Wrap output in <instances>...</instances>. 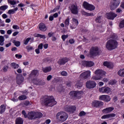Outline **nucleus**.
I'll return each mask as SVG.
<instances>
[{"label": "nucleus", "instance_id": "obj_1", "mask_svg": "<svg viewBox=\"0 0 124 124\" xmlns=\"http://www.w3.org/2000/svg\"><path fill=\"white\" fill-rule=\"evenodd\" d=\"M41 103L43 105L52 107V106L57 104V102L55 100L53 96H45L41 99Z\"/></svg>", "mask_w": 124, "mask_h": 124}, {"label": "nucleus", "instance_id": "obj_2", "mask_svg": "<svg viewBox=\"0 0 124 124\" xmlns=\"http://www.w3.org/2000/svg\"><path fill=\"white\" fill-rule=\"evenodd\" d=\"M42 116H43V114L39 111H31L28 114V118L29 120L39 119L42 117Z\"/></svg>", "mask_w": 124, "mask_h": 124}, {"label": "nucleus", "instance_id": "obj_3", "mask_svg": "<svg viewBox=\"0 0 124 124\" xmlns=\"http://www.w3.org/2000/svg\"><path fill=\"white\" fill-rule=\"evenodd\" d=\"M118 46V42L115 40H108L106 45V47L108 50H114L116 49Z\"/></svg>", "mask_w": 124, "mask_h": 124}, {"label": "nucleus", "instance_id": "obj_4", "mask_svg": "<svg viewBox=\"0 0 124 124\" xmlns=\"http://www.w3.org/2000/svg\"><path fill=\"white\" fill-rule=\"evenodd\" d=\"M68 118V115L67 113L63 111L58 112L56 116V119L60 121V122H65Z\"/></svg>", "mask_w": 124, "mask_h": 124}, {"label": "nucleus", "instance_id": "obj_5", "mask_svg": "<svg viewBox=\"0 0 124 124\" xmlns=\"http://www.w3.org/2000/svg\"><path fill=\"white\" fill-rule=\"evenodd\" d=\"M84 8L89 11H93L95 9V7L93 5L89 3L88 2L84 1L83 3Z\"/></svg>", "mask_w": 124, "mask_h": 124}, {"label": "nucleus", "instance_id": "obj_6", "mask_svg": "<svg viewBox=\"0 0 124 124\" xmlns=\"http://www.w3.org/2000/svg\"><path fill=\"white\" fill-rule=\"evenodd\" d=\"M99 91L101 93H111L112 89L109 87L104 86L99 89Z\"/></svg>", "mask_w": 124, "mask_h": 124}, {"label": "nucleus", "instance_id": "obj_7", "mask_svg": "<svg viewBox=\"0 0 124 124\" xmlns=\"http://www.w3.org/2000/svg\"><path fill=\"white\" fill-rule=\"evenodd\" d=\"M117 16H118V15L113 12L107 13L105 14V17L108 19V20H114Z\"/></svg>", "mask_w": 124, "mask_h": 124}, {"label": "nucleus", "instance_id": "obj_8", "mask_svg": "<svg viewBox=\"0 0 124 124\" xmlns=\"http://www.w3.org/2000/svg\"><path fill=\"white\" fill-rule=\"evenodd\" d=\"M89 77H91V71H86L80 74L79 78L82 80H86V79H88Z\"/></svg>", "mask_w": 124, "mask_h": 124}, {"label": "nucleus", "instance_id": "obj_9", "mask_svg": "<svg viewBox=\"0 0 124 124\" xmlns=\"http://www.w3.org/2000/svg\"><path fill=\"white\" fill-rule=\"evenodd\" d=\"M86 87L87 89H94L96 87V83L93 80H88L86 83Z\"/></svg>", "mask_w": 124, "mask_h": 124}, {"label": "nucleus", "instance_id": "obj_10", "mask_svg": "<svg viewBox=\"0 0 124 124\" xmlns=\"http://www.w3.org/2000/svg\"><path fill=\"white\" fill-rule=\"evenodd\" d=\"M120 2L119 0L112 1L110 5L111 10H115L120 5Z\"/></svg>", "mask_w": 124, "mask_h": 124}, {"label": "nucleus", "instance_id": "obj_11", "mask_svg": "<svg viewBox=\"0 0 124 124\" xmlns=\"http://www.w3.org/2000/svg\"><path fill=\"white\" fill-rule=\"evenodd\" d=\"M99 99L105 102H109L111 100V97L108 95H102L99 96Z\"/></svg>", "mask_w": 124, "mask_h": 124}, {"label": "nucleus", "instance_id": "obj_12", "mask_svg": "<svg viewBox=\"0 0 124 124\" xmlns=\"http://www.w3.org/2000/svg\"><path fill=\"white\" fill-rule=\"evenodd\" d=\"M100 52V50L98 49V47H92L91 51H90V54L92 56H97Z\"/></svg>", "mask_w": 124, "mask_h": 124}, {"label": "nucleus", "instance_id": "obj_13", "mask_svg": "<svg viewBox=\"0 0 124 124\" xmlns=\"http://www.w3.org/2000/svg\"><path fill=\"white\" fill-rule=\"evenodd\" d=\"M70 9L73 14H75V15L78 14V7H77V5L74 4H72Z\"/></svg>", "mask_w": 124, "mask_h": 124}, {"label": "nucleus", "instance_id": "obj_14", "mask_svg": "<svg viewBox=\"0 0 124 124\" xmlns=\"http://www.w3.org/2000/svg\"><path fill=\"white\" fill-rule=\"evenodd\" d=\"M79 24V22L78 21V20L76 18H73L72 19V25H70V28L72 30H73L74 29H76L77 28V26H78Z\"/></svg>", "mask_w": 124, "mask_h": 124}, {"label": "nucleus", "instance_id": "obj_15", "mask_svg": "<svg viewBox=\"0 0 124 124\" xmlns=\"http://www.w3.org/2000/svg\"><path fill=\"white\" fill-rule=\"evenodd\" d=\"M64 110L66 112H70V113H73V112L76 110V107H75V106H66L64 108Z\"/></svg>", "mask_w": 124, "mask_h": 124}, {"label": "nucleus", "instance_id": "obj_16", "mask_svg": "<svg viewBox=\"0 0 124 124\" xmlns=\"http://www.w3.org/2000/svg\"><path fill=\"white\" fill-rule=\"evenodd\" d=\"M94 74L98 76H101L103 78L106 75V72L102 70L98 69L95 71Z\"/></svg>", "mask_w": 124, "mask_h": 124}, {"label": "nucleus", "instance_id": "obj_17", "mask_svg": "<svg viewBox=\"0 0 124 124\" xmlns=\"http://www.w3.org/2000/svg\"><path fill=\"white\" fill-rule=\"evenodd\" d=\"M81 64L83 66H88V67H92V66H93V65H94V63L91 61H82L81 62Z\"/></svg>", "mask_w": 124, "mask_h": 124}, {"label": "nucleus", "instance_id": "obj_18", "mask_svg": "<svg viewBox=\"0 0 124 124\" xmlns=\"http://www.w3.org/2000/svg\"><path fill=\"white\" fill-rule=\"evenodd\" d=\"M116 117V114L114 113L105 114L101 117L102 120H108V119H111Z\"/></svg>", "mask_w": 124, "mask_h": 124}, {"label": "nucleus", "instance_id": "obj_19", "mask_svg": "<svg viewBox=\"0 0 124 124\" xmlns=\"http://www.w3.org/2000/svg\"><path fill=\"white\" fill-rule=\"evenodd\" d=\"M92 106L94 107H100L102 106L104 103L100 101H93L92 103Z\"/></svg>", "mask_w": 124, "mask_h": 124}, {"label": "nucleus", "instance_id": "obj_20", "mask_svg": "<svg viewBox=\"0 0 124 124\" xmlns=\"http://www.w3.org/2000/svg\"><path fill=\"white\" fill-rule=\"evenodd\" d=\"M37 74H38V71L36 70H33L31 72L30 74L29 80H31V79H34L35 78V77L37 75Z\"/></svg>", "mask_w": 124, "mask_h": 124}, {"label": "nucleus", "instance_id": "obj_21", "mask_svg": "<svg viewBox=\"0 0 124 124\" xmlns=\"http://www.w3.org/2000/svg\"><path fill=\"white\" fill-rule=\"evenodd\" d=\"M114 110V108L113 107H109V108H104L102 110V112L104 114H109V113H111L112 111Z\"/></svg>", "mask_w": 124, "mask_h": 124}, {"label": "nucleus", "instance_id": "obj_22", "mask_svg": "<svg viewBox=\"0 0 124 124\" xmlns=\"http://www.w3.org/2000/svg\"><path fill=\"white\" fill-rule=\"evenodd\" d=\"M104 65L108 67V68H113L114 67V64L113 63L107 61L104 62Z\"/></svg>", "mask_w": 124, "mask_h": 124}, {"label": "nucleus", "instance_id": "obj_23", "mask_svg": "<svg viewBox=\"0 0 124 124\" xmlns=\"http://www.w3.org/2000/svg\"><path fill=\"white\" fill-rule=\"evenodd\" d=\"M39 29L40 30V31H46L47 28H46V26H45V24L44 23H40L39 25Z\"/></svg>", "mask_w": 124, "mask_h": 124}, {"label": "nucleus", "instance_id": "obj_24", "mask_svg": "<svg viewBox=\"0 0 124 124\" xmlns=\"http://www.w3.org/2000/svg\"><path fill=\"white\" fill-rule=\"evenodd\" d=\"M69 60L66 58L61 59L59 60L58 63H59V64H64V63L67 62Z\"/></svg>", "mask_w": 124, "mask_h": 124}, {"label": "nucleus", "instance_id": "obj_25", "mask_svg": "<svg viewBox=\"0 0 124 124\" xmlns=\"http://www.w3.org/2000/svg\"><path fill=\"white\" fill-rule=\"evenodd\" d=\"M23 82H24V77H23L22 76H20L17 77L16 78L17 84H18V85H21V84H22Z\"/></svg>", "mask_w": 124, "mask_h": 124}, {"label": "nucleus", "instance_id": "obj_26", "mask_svg": "<svg viewBox=\"0 0 124 124\" xmlns=\"http://www.w3.org/2000/svg\"><path fill=\"white\" fill-rule=\"evenodd\" d=\"M30 83H33L34 85H41L39 80L36 78H32L31 81H30Z\"/></svg>", "mask_w": 124, "mask_h": 124}, {"label": "nucleus", "instance_id": "obj_27", "mask_svg": "<svg viewBox=\"0 0 124 124\" xmlns=\"http://www.w3.org/2000/svg\"><path fill=\"white\" fill-rule=\"evenodd\" d=\"M24 124V120L22 118L18 117L16 120V124Z\"/></svg>", "mask_w": 124, "mask_h": 124}, {"label": "nucleus", "instance_id": "obj_28", "mask_svg": "<svg viewBox=\"0 0 124 124\" xmlns=\"http://www.w3.org/2000/svg\"><path fill=\"white\" fill-rule=\"evenodd\" d=\"M17 10H18V7H16L13 9L9 10L8 11L7 14H9L10 15L11 14H14V13H15V12H16V11H17Z\"/></svg>", "mask_w": 124, "mask_h": 124}, {"label": "nucleus", "instance_id": "obj_29", "mask_svg": "<svg viewBox=\"0 0 124 124\" xmlns=\"http://www.w3.org/2000/svg\"><path fill=\"white\" fill-rule=\"evenodd\" d=\"M92 80H95V81L97 80H101L102 79V77L98 75L93 76L92 77Z\"/></svg>", "mask_w": 124, "mask_h": 124}, {"label": "nucleus", "instance_id": "obj_30", "mask_svg": "<svg viewBox=\"0 0 124 124\" xmlns=\"http://www.w3.org/2000/svg\"><path fill=\"white\" fill-rule=\"evenodd\" d=\"M119 76L124 77V69L119 70L117 72Z\"/></svg>", "mask_w": 124, "mask_h": 124}, {"label": "nucleus", "instance_id": "obj_31", "mask_svg": "<svg viewBox=\"0 0 124 124\" xmlns=\"http://www.w3.org/2000/svg\"><path fill=\"white\" fill-rule=\"evenodd\" d=\"M95 21L96 23H101L102 21H103V19H102V16H98L95 19Z\"/></svg>", "mask_w": 124, "mask_h": 124}, {"label": "nucleus", "instance_id": "obj_32", "mask_svg": "<svg viewBox=\"0 0 124 124\" xmlns=\"http://www.w3.org/2000/svg\"><path fill=\"white\" fill-rule=\"evenodd\" d=\"M83 94V91H76V97L81 98V96Z\"/></svg>", "mask_w": 124, "mask_h": 124}, {"label": "nucleus", "instance_id": "obj_33", "mask_svg": "<svg viewBox=\"0 0 124 124\" xmlns=\"http://www.w3.org/2000/svg\"><path fill=\"white\" fill-rule=\"evenodd\" d=\"M11 66L12 68H14V69H17V68H19V64H16L15 62H13L11 64Z\"/></svg>", "mask_w": 124, "mask_h": 124}, {"label": "nucleus", "instance_id": "obj_34", "mask_svg": "<svg viewBox=\"0 0 124 124\" xmlns=\"http://www.w3.org/2000/svg\"><path fill=\"white\" fill-rule=\"evenodd\" d=\"M5 106L4 105H1L0 107V114H2L5 111Z\"/></svg>", "mask_w": 124, "mask_h": 124}, {"label": "nucleus", "instance_id": "obj_35", "mask_svg": "<svg viewBox=\"0 0 124 124\" xmlns=\"http://www.w3.org/2000/svg\"><path fill=\"white\" fill-rule=\"evenodd\" d=\"M4 44V37L2 36H0V45L3 46Z\"/></svg>", "mask_w": 124, "mask_h": 124}, {"label": "nucleus", "instance_id": "obj_36", "mask_svg": "<svg viewBox=\"0 0 124 124\" xmlns=\"http://www.w3.org/2000/svg\"><path fill=\"white\" fill-rule=\"evenodd\" d=\"M8 3H9L11 5H15L17 2L15 0H8Z\"/></svg>", "mask_w": 124, "mask_h": 124}, {"label": "nucleus", "instance_id": "obj_37", "mask_svg": "<svg viewBox=\"0 0 124 124\" xmlns=\"http://www.w3.org/2000/svg\"><path fill=\"white\" fill-rule=\"evenodd\" d=\"M43 70L45 73H46V72H49V71H51V70H52V68H51V67L44 68V69H43Z\"/></svg>", "mask_w": 124, "mask_h": 124}, {"label": "nucleus", "instance_id": "obj_38", "mask_svg": "<svg viewBox=\"0 0 124 124\" xmlns=\"http://www.w3.org/2000/svg\"><path fill=\"white\" fill-rule=\"evenodd\" d=\"M69 18H67L65 20V27L67 29L68 28V26H69Z\"/></svg>", "mask_w": 124, "mask_h": 124}, {"label": "nucleus", "instance_id": "obj_39", "mask_svg": "<svg viewBox=\"0 0 124 124\" xmlns=\"http://www.w3.org/2000/svg\"><path fill=\"white\" fill-rule=\"evenodd\" d=\"M70 95L72 98L76 97V91H71L70 92Z\"/></svg>", "mask_w": 124, "mask_h": 124}, {"label": "nucleus", "instance_id": "obj_40", "mask_svg": "<svg viewBox=\"0 0 124 124\" xmlns=\"http://www.w3.org/2000/svg\"><path fill=\"white\" fill-rule=\"evenodd\" d=\"M76 86L78 88H81V87L83 86V82L78 81L76 83Z\"/></svg>", "mask_w": 124, "mask_h": 124}, {"label": "nucleus", "instance_id": "obj_41", "mask_svg": "<svg viewBox=\"0 0 124 124\" xmlns=\"http://www.w3.org/2000/svg\"><path fill=\"white\" fill-rule=\"evenodd\" d=\"M8 8V6L7 5H3L0 7V10H2V11H5L6 9Z\"/></svg>", "mask_w": 124, "mask_h": 124}, {"label": "nucleus", "instance_id": "obj_42", "mask_svg": "<svg viewBox=\"0 0 124 124\" xmlns=\"http://www.w3.org/2000/svg\"><path fill=\"white\" fill-rule=\"evenodd\" d=\"M36 36H37V37H40V38H43V39H45V38H46L45 35L37 34Z\"/></svg>", "mask_w": 124, "mask_h": 124}, {"label": "nucleus", "instance_id": "obj_43", "mask_svg": "<svg viewBox=\"0 0 124 124\" xmlns=\"http://www.w3.org/2000/svg\"><path fill=\"white\" fill-rule=\"evenodd\" d=\"M18 99L19 100H24V99H27V96L26 95H21L18 97Z\"/></svg>", "mask_w": 124, "mask_h": 124}, {"label": "nucleus", "instance_id": "obj_44", "mask_svg": "<svg viewBox=\"0 0 124 124\" xmlns=\"http://www.w3.org/2000/svg\"><path fill=\"white\" fill-rule=\"evenodd\" d=\"M85 115H86V112H85V111H81L79 113V117H83V116H85Z\"/></svg>", "mask_w": 124, "mask_h": 124}, {"label": "nucleus", "instance_id": "obj_45", "mask_svg": "<svg viewBox=\"0 0 124 124\" xmlns=\"http://www.w3.org/2000/svg\"><path fill=\"white\" fill-rule=\"evenodd\" d=\"M31 40V38H28L24 40V44L25 45H27L29 43V42Z\"/></svg>", "mask_w": 124, "mask_h": 124}, {"label": "nucleus", "instance_id": "obj_46", "mask_svg": "<svg viewBox=\"0 0 124 124\" xmlns=\"http://www.w3.org/2000/svg\"><path fill=\"white\" fill-rule=\"evenodd\" d=\"M119 27L120 28H124V20L120 22Z\"/></svg>", "mask_w": 124, "mask_h": 124}, {"label": "nucleus", "instance_id": "obj_47", "mask_svg": "<svg viewBox=\"0 0 124 124\" xmlns=\"http://www.w3.org/2000/svg\"><path fill=\"white\" fill-rule=\"evenodd\" d=\"M67 37H68V35H62V38L63 40V41H65V39H66V38H67Z\"/></svg>", "mask_w": 124, "mask_h": 124}, {"label": "nucleus", "instance_id": "obj_48", "mask_svg": "<svg viewBox=\"0 0 124 124\" xmlns=\"http://www.w3.org/2000/svg\"><path fill=\"white\" fill-rule=\"evenodd\" d=\"M26 49L28 51V52H30V51H31V50L33 49V47H32V46H29L26 47Z\"/></svg>", "mask_w": 124, "mask_h": 124}, {"label": "nucleus", "instance_id": "obj_49", "mask_svg": "<svg viewBox=\"0 0 124 124\" xmlns=\"http://www.w3.org/2000/svg\"><path fill=\"white\" fill-rule=\"evenodd\" d=\"M15 46H16V47H19V46H20V45H21V43L19 41H15Z\"/></svg>", "mask_w": 124, "mask_h": 124}, {"label": "nucleus", "instance_id": "obj_50", "mask_svg": "<svg viewBox=\"0 0 124 124\" xmlns=\"http://www.w3.org/2000/svg\"><path fill=\"white\" fill-rule=\"evenodd\" d=\"M38 49L42 50V49H43V44L41 43L39 44L38 46Z\"/></svg>", "mask_w": 124, "mask_h": 124}, {"label": "nucleus", "instance_id": "obj_51", "mask_svg": "<svg viewBox=\"0 0 124 124\" xmlns=\"http://www.w3.org/2000/svg\"><path fill=\"white\" fill-rule=\"evenodd\" d=\"M117 83V81L116 80H111L109 82V85H115Z\"/></svg>", "mask_w": 124, "mask_h": 124}, {"label": "nucleus", "instance_id": "obj_52", "mask_svg": "<svg viewBox=\"0 0 124 124\" xmlns=\"http://www.w3.org/2000/svg\"><path fill=\"white\" fill-rule=\"evenodd\" d=\"M61 75H62V76H67V73L63 71L61 72Z\"/></svg>", "mask_w": 124, "mask_h": 124}, {"label": "nucleus", "instance_id": "obj_53", "mask_svg": "<svg viewBox=\"0 0 124 124\" xmlns=\"http://www.w3.org/2000/svg\"><path fill=\"white\" fill-rule=\"evenodd\" d=\"M116 13H122V12H123V10H122V9H121L120 8H119L117 9H116Z\"/></svg>", "mask_w": 124, "mask_h": 124}, {"label": "nucleus", "instance_id": "obj_54", "mask_svg": "<svg viewBox=\"0 0 124 124\" xmlns=\"http://www.w3.org/2000/svg\"><path fill=\"white\" fill-rule=\"evenodd\" d=\"M18 7H25L26 6V5L23 3H20L18 4Z\"/></svg>", "mask_w": 124, "mask_h": 124}, {"label": "nucleus", "instance_id": "obj_55", "mask_svg": "<svg viewBox=\"0 0 124 124\" xmlns=\"http://www.w3.org/2000/svg\"><path fill=\"white\" fill-rule=\"evenodd\" d=\"M22 114L23 115L24 118H27L28 115H27V113H26V111L25 110L22 111Z\"/></svg>", "mask_w": 124, "mask_h": 124}, {"label": "nucleus", "instance_id": "obj_56", "mask_svg": "<svg viewBox=\"0 0 124 124\" xmlns=\"http://www.w3.org/2000/svg\"><path fill=\"white\" fill-rule=\"evenodd\" d=\"M102 81H103L104 83H108V82H109V79L107 78H104L103 79H102Z\"/></svg>", "mask_w": 124, "mask_h": 124}, {"label": "nucleus", "instance_id": "obj_57", "mask_svg": "<svg viewBox=\"0 0 124 124\" xmlns=\"http://www.w3.org/2000/svg\"><path fill=\"white\" fill-rule=\"evenodd\" d=\"M15 57L16 58V59H21V58H22V55L19 54H16Z\"/></svg>", "mask_w": 124, "mask_h": 124}, {"label": "nucleus", "instance_id": "obj_58", "mask_svg": "<svg viewBox=\"0 0 124 124\" xmlns=\"http://www.w3.org/2000/svg\"><path fill=\"white\" fill-rule=\"evenodd\" d=\"M13 29H14V30H19V28L17 25H13Z\"/></svg>", "mask_w": 124, "mask_h": 124}, {"label": "nucleus", "instance_id": "obj_59", "mask_svg": "<svg viewBox=\"0 0 124 124\" xmlns=\"http://www.w3.org/2000/svg\"><path fill=\"white\" fill-rule=\"evenodd\" d=\"M50 123H51V120L50 119L46 120L45 122V124H49Z\"/></svg>", "mask_w": 124, "mask_h": 124}, {"label": "nucleus", "instance_id": "obj_60", "mask_svg": "<svg viewBox=\"0 0 124 124\" xmlns=\"http://www.w3.org/2000/svg\"><path fill=\"white\" fill-rule=\"evenodd\" d=\"M98 85H99V87H102L103 85H104V83L102 81H100L98 83Z\"/></svg>", "mask_w": 124, "mask_h": 124}, {"label": "nucleus", "instance_id": "obj_61", "mask_svg": "<svg viewBox=\"0 0 124 124\" xmlns=\"http://www.w3.org/2000/svg\"><path fill=\"white\" fill-rule=\"evenodd\" d=\"M35 52L36 54H40V49H39V48H37L35 49Z\"/></svg>", "mask_w": 124, "mask_h": 124}, {"label": "nucleus", "instance_id": "obj_62", "mask_svg": "<svg viewBox=\"0 0 124 124\" xmlns=\"http://www.w3.org/2000/svg\"><path fill=\"white\" fill-rule=\"evenodd\" d=\"M2 18L3 19H6V18H7V14H3L2 15Z\"/></svg>", "mask_w": 124, "mask_h": 124}, {"label": "nucleus", "instance_id": "obj_63", "mask_svg": "<svg viewBox=\"0 0 124 124\" xmlns=\"http://www.w3.org/2000/svg\"><path fill=\"white\" fill-rule=\"evenodd\" d=\"M52 79V75H49L48 76H47L46 79L47 80V81H50V80H51Z\"/></svg>", "mask_w": 124, "mask_h": 124}, {"label": "nucleus", "instance_id": "obj_64", "mask_svg": "<svg viewBox=\"0 0 124 124\" xmlns=\"http://www.w3.org/2000/svg\"><path fill=\"white\" fill-rule=\"evenodd\" d=\"M86 16H93V13H87L86 14Z\"/></svg>", "mask_w": 124, "mask_h": 124}]
</instances>
